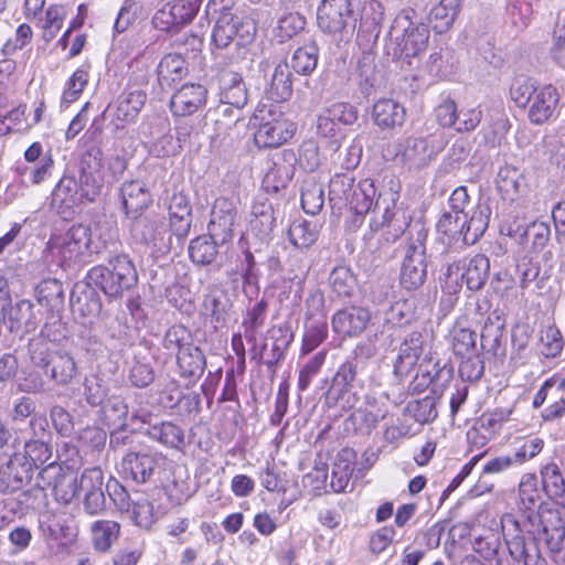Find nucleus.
I'll use <instances>...</instances> for the list:
<instances>
[{"label":"nucleus","mask_w":565,"mask_h":565,"mask_svg":"<svg viewBox=\"0 0 565 565\" xmlns=\"http://www.w3.org/2000/svg\"><path fill=\"white\" fill-rule=\"evenodd\" d=\"M328 338L326 319L306 321L300 355H307L317 349Z\"/></svg>","instance_id":"09e8293b"},{"label":"nucleus","mask_w":565,"mask_h":565,"mask_svg":"<svg viewBox=\"0 0 565 565\" xmlns=\"http://www.w3.org/2000/svg\"><path fill=\"white\" fill-rule=\"evenodd\" d=\"M24 451L25 459L35 467L46 463L52 457L51 448L45 438H33L29 440L25 443Z\"/></svg>","instance_id":"69168bd1"},{"label":"nucleus","mask_w":565,"mask_h":565,"mask_svg":"<svg viewBox=\"0 0 565 565\" xmlns=\"http://www.w3.org/2000/svg\"><path fill=\"white\" fill-rule=\"evenodd\" d=\"M401 189V182L394 178L386 182L379 192L376 202L373 204V216L370 222V228L374 232L384 227L392 228L393 241L402 235L407 224L405 218L399 217V207L397 206Z\"/></svg>","instance_id":"0eeeda50"},{"label":"nucleus","mask_w":565,"mask_h":565,"mask_svg":"<svg viewBox=\"0 0 565 565\" xmlns=\"http://www.w3.org/2000/svg\"><path fill=\"white\" fill-rule=\"evenodd\" d=\"M508 12L512 23L521 30L530 24L534 14L533 6L530 0H510Z\"/></svg>","instance_id":"338daca9"},{"label":"nucleus","mask_w":565,"mask_h":565,"mask_svg":"<svg viewBox=\"0 0 565 565\" xmlns=\"http://www.w3.org/2000/svg\"><path fill=\"white\" fill-rule=\"evenodd\" d=\"M354 452L344 449L337 456L331 476V488L334 492L345 491L354 471Z\"/></svg>","instance_id":"4c0bfd02"},{"label":"nucleus","mask_w":565,"mask_h":565,"mask_svg":"<svg viewBox=\"0 0 565 565\" xmlns=\"http://www.w3.org/2000/svg\"><path fill=\"white\" fill-rule=\"evenodd\" d=\"M427 263L423 244L409 245L401 269V285L407 290L419 288L426 280Z\"/></svg>","instance_id":"2eb2a0df"},{"label":"nucleus","mask_w":565,"mask_h":565,"mask_svg":"<svg viewBox=\"0 0 565 565\" xmlns=\"http://www.w3.org/2000/svg\"><path fill=\"white\" fill-rule=\"evenodd\" d=\"M385 417V414H375L369 409H355L344 422L345 431L370 434Z\"/></svg>","instance_id":"49530a36"},{"label":"nucleus","mask_w":565,"mask_h":565,"mask_svg":"<svg viewBox=\"0 0 565 565\" xmlns=\"http://www.w3.org/2000/svg\"><path fill=\"white\" fill-rule=\"evenodd\" d=\"M519 498L522 509L533 511L539 504L541 495L537 489V479L535 475H524L519 484Z\"/></svg>","instance_id":"bf43d9fd"},{"label":"nucleus","mask_w":565,"mask_h":565,"mask_svg":"<svg viewBox=\"0 0 565 565\" xmlns=\"http://www.w3.org/2000/svg\"><path fill=\"white\" fill-rule=\"evenodd\" d=\"M87 279L106 296L117 298L137 285L138 274L132 260L122 254L109 259L108 265L93 267Z\"/></svg>","instance_id":"f257e3e1"},{"label":"nucleus","mask_w":565,"mask_h":565,"mask_svg":"<svg viewBox=\"0 0 565 565\" xmlns=\"http://www.w3.org/2000/svg\"><path fill=\"white\" fill-rule=\"evenodd\" d=\"M120 192L122 206L130 218L140 215L152 202L148 188L139 180L125 182Z\"/></svg>","instance_id":"393cba45"},{"label":"nucleus","mask_w":565,"mask_h":565,"mask_svg":"<svg viewBox=\"0 0 565 565\" xmlns=\"http://www.w3.org/2000/svg\"><path fill=\"white\" fill-rule=\"evenodd\" d=\"M102 160L103 152L96 147L88 149L81 159L77 184L84 201L93 202L102 192L104 184Z\"/></svg>","instance_id":"f8f14e48"},{"label":"nucleus","mask_w":565,"mask_h":565,"mask_svg":"<svg viewBox=\"0 0 565 565\" xmlns=\"http://www.w3.org/2000/svg\"><path fill=\"white\" fill-rule=\"evenodd\" d=\"M497 188L505 200L515 201L526 193L527 184L524 174L519 169L504 166L498 172Z\"/></svg>","instance_id":"cd10ccee"},{"label":"nucleus","mask_w":565,"mask_h":565,"mask_svg":"<svg viewBox=\"0 0 565 565\" xmlns=\"http://www.w3.org/2000/svg\"><path fill=\"white\" fill-rule=\"evenodd\" d=\"M44 373L56 385L66 386L76 377L77 365L70 353L57 351V353L52 356L50 366L44 370Z\"/></svg>","instance_id":"473e14b6"},{"label":"nucleus","mask_w":565,"mask_h":565,"mask_svg":"<svg viewBox=\"0 0 565 565\" xmlns=\"http://www.w3.org/2000/svg\"><path fill=\"white\" fill-rule=\"evenodd\" d=\"M66 18V10L63 6L54 4L47 8L45 20L42 25L43 39L46 42L52 41L63 26Z\"/></svg>","instance_id":"e2e57ef3"},{"label":"nucleus","mask_w":565,"mask_h":565,"mask_svg":"<svg viewBox=\"0 0 565 565\" xmlns=\"http://www.w3.org/2000/svg\"><path fill=\"white\" fill-rule=\"evenodd\" d=\"M224 243L215 242V239H209L206 236H200L191 241L189 246V255L193 263L200 265H209L214 262L217 255V245Z\"/></svg>","instance_id":"864d4df0"},{"label":"nucleus","mask_w":565,"mask_h":565,"mask_svg":"<svg viewBox=\"0 0 565 565\" xmlns=\"http://www.w3.org/2000/svg\"><path fill=\"white\" fill-rule=\"evenodd\" d=\"M451 347L456 356L463 359L477 352V334L475 331L456 326L451 332Z\"/></svg>","instance_id":"5fc2aeb1"},{"label":"nucleus","mask_w":565,"mask_h":565,"mask_svg":"<svg viewBox=\"0 0 565 565\" xmlns=\"http://www.w3.org/2000/svg\"><path fill=\"white\" fill-rule=\"evenodd\" d=\"M220 100L237 110L244 108L248 100V92L243 76L233 71H224L220 75Z\"/></svg>","instance_id":"b1692460"},{"label":"nucleus","mask_w":565,"mask_h":565,"mask_svg":"<svg viewBox=\"0 0 565 565\" xmlns=\"http://www.w3.org/2000/svg\"><path fill=\"white\" fill-rule=\"evenodd\" d=\"M202 0H174L158 10L152 24L161 31L179 30L190 23L198 14Z\"/></svg>","instance_id":"4468645a"},{"label":"nucleus","mask_w":565,"mask_h":565,"mask_svg":"<svg viewBox=\"0 0 565 565\" xmlns=\"http://www.w3.org/2000/svg\"><path fill=\"white\" fill-rule=\"evenodd\" d=\"M207 100V89L201 84L189 83L171 97L170 108L175 116H190L203 108Z\"/></svg>","instance_id":"a211bd4d"},{"label":"nucleus","mask_w":565,"mask_h":565,"mask_svg":"<svg viewBox=\"0 0 565 565\" xmlns=\"http://www.w3.org/2000/svg\"><path fill=\"white\" fill-rule=\"evenodd\" d=\"M185 60L180 54H168L158 65V81L162 87H171L186 74Z\"/></svg>","instance_id":"58836bf2"},{"label":"nucleus","mask_w":565,"mask_h":565,"mask_svg":"<svg viewBox=\"0 0 565 565\" xmlns=\"http://www.w3.org/2000/svg\"><path fill=\"white\" fill-rule=\"evenodd\" d=\"M490 210L486 205H478L467 215V223L463 225V245L476 244L483 235L489 225Z\"/></svg>","instance_id":"a19ab883"},{"label":"nucleus","mask_w":565,"mask_h":565,"mask_svg":"<svg viewBox=\"0 0 565 565\" xmlns=\"http://www.w3.org/2000/svg\"><path fill=\"white\" fill-rule=\"evenodd\" d=\"M543 488L550 498H565V480L556 463H547L541 470Z\"/></svg>","instance_id":"6e6d98bb"},{"label":"nucleus","mask_w":565,"mask_h":565,"mask_svg":"<svg viewBox=\"0 0 565 565\" xmlns=\"http://www.w3.org/2000/svg\"><path fill=\"white\" fill-rule=\"evenodd\" d=\"M319 50L315 42L306 43L298 47L291 58V67L298 74L308 75L318 65Z\"/></svg>","instance_id":"603ef678"},{"label":"nucleus","mask_w":565,"mask_h":565,"mask_svg":"<svg viewBox=\"0 0 565 565\" xmlns=\"http://www.w3.org/2000/svg\"><path fill=\"white\" fill-rule=\"evenodd\" d=\"M502 534L510 556L516 565H547L534 540L526 541L520 533L519 522L511 514L501 519Z\"/></svg>","instance_id":"1a4fd4ad"},{"label":"nucleus","mask_w":565,"mask_h":565,"mask_svg":"<svg viewBox=\"0 0 565 565\" xmlns=\"http://www.w3.org/2000/svg\"><path fill=\"white\" fill-rule=\"evenodd\" d=\"M28 353L34 366L45 370L50 366L52 356L57 353V350H53L52 342L45 339L41 333L29 341Z\"/></svg>","instance_id":"3c124183"},{"label":"nucleus","mask_w":565,"mask_h":565,"mask_svg":"<svg viewBox=\"0 0 565 565\" xmlns=\"http://www.w3.org/2000/svg\"><path fill=\"white\" fill-rule=\"evenodd\" d=\"M267 301L262 299L255 303L246 313L243 321L244 335L247 340L255 339L257 330L263 327L266 319Z\"/></svg>","instance_id":"680f3d73"},{"label":"nucleus","mask_w":565,"mask_h":565,"mask_svg":"<svg viewBox=\"0 0 565 565\" xmlns=\"http://www.w3.org/2000/svg\"><path fill=\"white\" fill-rule=\"evenodd\" d=\"M47 248L61 267H70L83 262L87 255L99 253V247L92 239L89 227L82 224L73 225L65 233L53 235Z\"/></svg>","instance_id":"7ed1b4c3"},{"label":"nucleus","mask_w":565,"mask_h":565,"mask_svg":"<svg viewBox=\"0 0 565 565\" xmlns=\"http://www.w3.org/2000/svg\"><path fill=\"white\" fill-rule=\"evenodd\" d=\"M358 402L356 394L352 392V385L340 380L335 375L326 393L328 406L340 407L343 411L351 409Z\"/></svg>","instance_id":"79ce46f5"},{"label":"nucleus","mask_w":565,"mask_h":565,"mask_svg":"<svg viewBox=\"0 0 565 565\" xmlns=\"http://www.w3.org/2000/svg\"><path fill=\"white\" fill-rule=\"evenodd\" d=\"M88 71L84 67L77 68L65 84L62 94V104L68 106L76 102L88 84Z\"/></svg>","instance_id":"052dcab7"},{"label":"nucleus","mask_w":565,"mask_h":565,"mask_svg":"<svg viewBox=\"0 0 565 565\" xmlns=\"http://www.w3.org/2000/svg\"><path fill=\"white\" fill-rule=\"evenodd\" d=\"M39 475L42 478L46 475L55 478L53 492L57 501L70 503L78 494V478L71 472H63L60 466L49 463Z\"/></svg>","instance_id":"bb28decb"},{"label":"nucleus","mask_w":565,"mask_h":565,"mask_svg":"<svg viewBox=\"0 0 565 565\" xmlns=\"http://www.w3.org/2000/svg\"><path fill=\"white\" fill-rule=\"evenodd\" d=\"M120 525L113 520H98L92 525V540L96 551L106 553L118 540Z\"/></svg>","instance_id":"ea45409f"},{"label":"nucleus","mask_w":565,"mask_h":565,"mask_svg":"<svg viewBox=\"0 0 565 565\" xmlns=\"http://www.w3.org/2000/svg\"><path fill=\"white\" fill-rule=\"evenodd\" d=\"M180 375L190 382H196L203 374L206 362L202 351L195 345L181 347L177 356Z\"/></svg>","instance_id":"7c9ffc66"},{"label":"nucleus","mask_w":565,"mask_h":565,"mask_svg":"<svg viewBox=\"0 0 565 565\" xmlns=\"http://www.w3.org/2000/svg\"><path fill=\"white\" fill-rule=\"evenodd\" d=\"M375 195L373 180L362 179L355 183L350 173H337L329 183L330 200L337 205H349L358 216L372 209Z\"/></svg>","instance_id":"39448f33"},{"label":"nucleus","mask_w":565,"mask_h":565,"mask_svg":"<svg viewBox=\"0 0 565 565\" xmlns=\"http://www.w3.org/2000/svg\"><path fill=\"white\" fill-rule=\"evenodd\" d=\"M277 225V215L268 200L253 203L249 218V232L260 242L268 241Z\"/></svg>","instance_id":"5701e85b"},{"label":"nucleus","mask_w":565,"mask_h":565,"mask_svg":"<svg viewBox=\"0 0 565 565\" xmlns=\"http://www.w3.org/2000/svg\"><path fill=\"white\" fill-rule=\"evenodd\" d=\"M130 235L135 244L149 248L151 254H166L171 248V236L164 217L158 214L131 218Z\"/></svg>","instance_id":"6e6552de"},{"label":"nucleus","mask_w":565,"mask_h":565,"mask_svg":"<svg viewBox=\"0 0 565 565\" xmlns=\"http://www.w3.org/2000/svg\"><path fill=\"white\" fill-rule=\"evenodd\" d=\"M296 126L281 111L270 110L263 115L254 134L255 142L260 148H276L287 142L295 134Z\"/></svg>","instance_id":"9d476101"},{"label":"nucleus","mask_w":565,"mask_h":565,"mask_svg":"<svg viewBox=\"0 0 565 565\" xmlns=\"http://www.w3.org/2000/svg\"><path fill=\"white\" fill-rule=\"evenodd\" d=\"M462 3L463 0H441L435 6L429 14L433 30L439 34L448 31L460 12Z\"/></svg>","instance_id":"e433bc0d"},{"label":"nucleus","mask_w":565,"mask_h":565,"mask_svg":"<svg viewBox=\"0 0 565 565\" xmlns=\"http://www.w3.org/2000/svg\"><path fill=\"white\" fill-rule=\"evenodd\" d=\"M394 58L413 65V60L423 54L429 41V30L423 23H415L406 13L398 14L390 32Z\"/></svg>","instance_id":"f03ea898"},{"label":"nucleus","mask_w":565,"mask_h":565,"mask_svg":"<svg viewBox=\"0 0 565 565\" xmlns=\"http://www.w3.org/2000/svg\"><path fill=\"white\" fill-rule=\"evenodd\" d=\"M372 315L367 308L351 306L338 310L331 319L332 330L343 337H358L365 331Z\"/></svg>","instance_id":"dca6fc26"},{"label":"nucleus","mask_w":565,"mask_h":565,"mask_svg":"<svg viewBox=\"0 0 565 565\" xmlns=\"http://www.w3.org/2000/svg\"><path fill=\"white\" fill-rule=\"evenodd\" d=\"M424 338L419 332H412L402 342L395 361V371L405 373L412 370L423 354Z\"/></svg>","instance_id":"c9c22d12"},{"label":"nucleus","mask_w":565,"mask_h":565,"mask_svg":"<svg viewBox=\"0 0 565 565\" xmlns=\"http://www.w3.org/2000/svg\"><path fill=\"white\" fill-rule=\"evenodd\" d=\"M558 99L559 95L556 87L552 85L537 87L526 105L529 106V120L534 125H543L546 122L553 116Z\"/></svg>","instance_id":"aec40b11"},{"label":"nucleus","mask_w":565,"mask_h":565,"mask_svg":"<svg viewBox=\"0 0 565 565\" xmlns=\"http://www.w3.org/2000/svg\"><path fill=\"white\" fill-rule=\"evenodd\" d=\"M168 209L174 235L186 236L191 226V205L188 196L183 193H173Z\"/></svg>","instance_id":"2f4dec72"},{"label":"nucleus","mask_w":565,"mask_h":565,"mask_svg":"<svg viewBox=\"0 0 565 565\" xmlns=\"http://www.w3.org/2000/svg\"><path fill=\"white\" fill-rule=\"evenodd\" d=\"M467 223V214H458L445 211L437 222V231L451 241L463 242V225Z\"/></svg>","instance_id":"4d7b16f0"},{"label":"nucleus","mask_w":565,"mask_h":565,"mask_svg":"<svg viewBox=\"0 0 565 565\" xmlns=\"http://www.w3.org/2000/svg\"><path fill=\"white\" fill-rule=\"evenodd\" d=\"M329 282L332 291L343 298L353 296L358 286L356 278L348 266H338L333 268L329 276Z\"/></svg>","instance_id":"de8ad7c7"},{"label":"nucleus","mask_w":565,"mask_h":565,"mask_svg":"<svg viewBox=\"0 0 565 565\" xmlns=\"http://www.w3.org/2000/svg\"><path fill=\"white\" fill-rule=\"evenodd\" d=\"M156 467V458L146 454L130 452L125 456L121 462L122 472L139 483L149 480Z\"/></svg>","instance_id":"f704fd0d"},{"label":"nucleus","mask_w":565,"mask_h":565,"mask_svg":"<svg viewBox=\"0 0 565 565\" xmlns=\"http://www.w3.org/2000/svg\"><path fill=\"white\" fill-rule=\"evenodd\" d=\"M356 73L363 93L369 94L382 83V74L376 70L375 56L371 52H364L359 58Z\"/></svg>","instance_id":"c03bdc74"},{"label":"nucleus","mask_w":565,"mask_h":565,"mask_svg":"<svg viewBox=\"0 0 565 565\" xmlns=\"http://www.w3.org/2000/svg\"><path fill=\"white\" fill-rule=\"evenodd\" d=\"M267 94L274 102L287 100L292 94L291 72L288 64H278L271 75Z\"/></svg>","instance_id":"37998d69"},{"label":"nucleus","mask_w":565,"mask_h":565,"mask_svg":"<svg viewBox=\"0 0 565 565\" xmlns=\"http://www.w3.org/2000/svg\"><path fill=\"white\" fill-rule=\"evenodd\" d=\"M376 354V347L371 341L359 343L351 355L338 367L335 376L353 386L359 374H362Z\"/></svg>","instance_id":"6ab92c4d"},{"label":"nucleus","mask_w":565,"mask_h":565,"mask_svg":"<svg viewBox=\"0 0 565 565\" xmlns=\"http://www.w3.org/2000/svg\"><path fill=\"white\" fill-rule=\"evenodd\" d=\"M552 40V57L557 62L559 66L565 68V17L558 18L553 29Z\"/></svg>","instance_id":"774afa93"},{"label":"nucleus","mask_w":565,"mask_h":565,"mask_svg":"<svg viewBox=\"0 0 565 565\" xmlns=\"http://www.w3.org/2000/svg\"><path fill=\"white\" fill-rule=\"evenodd\" d=\"M147 95L141 89H134L122 93L116 103L113 113L111 124L115 129L120 130L130 125L138 117L146 104Z\"/></svg>","instance_id":"412c9836"},{"label":"nucleus","mask_w":565,"mask_h":565,"mask_svg":"<svg viewBox=\"0 0 565 565\" xmlns=\"http://www.w3.org/2000/svg\"><path fill=\"white\" fill-rule=\"evenodd\" d=\"M288 235L290 242L295 246L299 248H307L317 241L319 226L315 222L297 218L289 226Z\"/></svg>","instance_id":"a18cd8bd"},{"label":"nucleus","mask_w":565,"mask_h":565,"mask_svg":"<svg viewBox=\"0 0 565 565\" xmlns=\"http://www.w3.org/2000/svg\"><path fill=\"white\" fill-rule=\"evenodd\" d=\"M235 0H210L207 7L220 12L212 32V41L216 47L225 49L232 42L236 46H246L252 43L256 28L248 21H243L231 12Z\"/></svg>","instance_id":"20e7f679"},{"label":"nucleus","mask_w":565,"mask_h":565,"mask_svg":"<svg viewBox=\"0 0 565 565\" xmlns=\"http://www.w3.org/2000/svg\"><path fill=\"white\" fill-rule=\"evenodd\" d=\"M203 312L211 318L215 328L226 322L232 309V301L227 291L220 284L207 286V292L202 302Z\"/></svg>","instance_id":"4be33fe9"},{"label":"nucleus","mask_w":565,"mask_h":565,"mask_svg":"<svg viewBox=\"0 0 565 565\" xmlns=\"http://www.w3.org/2000/svg\"><path fill=\"white\" fill-rule=\"evenodd\" d=\"M490 275V260L483 254L449 264L445 274V287L449 292H457L465 282L470 291L481 290Z\"/></svg>","instance_id":"423d86ee"},{"label":"nucleus","mask_w":565,"mask_h":565,"mask_svg":"<svg viewBox=\"0 0 565 565\" xmlns=\"http://www.w3.org/2000/svg\"><path fill=\"white\" fill-rule=\"evenodd\" d=\"M239 220L237 201L225 196L217 198L211 210L207 226L209 237L215 242L227 243L233 238L234 227Z\"/></svg>","instance_id":"9b49d317"},{"label":"nucleus","mask_w":565,"mask_h":565,"mask_svg":"<svg viewBox=\"0 0 565 565\" xmlns=\"http://www.w3.org/2000/svg\"><path fill=\"white\" fill-rule=\"evenodd\" d=\"M32 477V463L14 454L0 467V491L12 493L28 484Z\"/></svg>","instance_id":"f3484780"},{"label":"nucleus","mask_w":565,"mask_h":565,"mask_svg":"<svg viewBox=\"0 0 565 565\" xmlns=\"http://www.w3.org/2000/svg\"><path fill=\"white\" fill-rule=\"evenodd\" d=\"M84 202L77 180L73 177H63L52 192V206L58 213H66Z\"/></svg>","instance_id":"c85d7f7f"},{"label":"nucleus","mask_w":565,"mask_h":565,"mask_svg":"<svg viewBox=\"0 0 565 565\" xmlns=\"http://www.w3.org/2000/svg\"><path fill=\"white\" fill-rule=\"evenodd\" d=\"M33 309V303L29 300H20L11 307L8 313L10 331L21 337L35 331L39 320Z\"/></svg>","instance_id":"c756f323"},{"label":"nucleus","mask_w":565,"mask_h":565,"mask_svg":"<svg viewBox=\"0 0 565 565\" xmlns=\"http://www.w3.org/2000/svg\"><path fill=\"white\" fill-rule=\"evenodd\" d=\"M324 195L321 184L306 181L301 189V206L307 214L315 215L323 206Z\"/></svg>","instance_id":"13d9d810"},{"label":"nucleus","mask_w":565,"mask_h":565,"mask_svg":"<svg viewBox=\"0 0 565 565\" xmlns=\"http://www.w3.org/2000/svg\"><path fill=\"white\" fill-rule=\"evenodd\" d=\"M327 350H321L317 352L312 358H310L307 363L299 371L298 376V388L301 392H305L312 379L320 372L327 359Z\"/></svg>","instance_id":"0e129e2a"},{"label":"nucleus","mask_w":565,"mask_h":565,"mask_svg":"<svg viewBox=\"0 0 565 565\" xmlns=\"http://www.w3.org/2000/svg\"><path fill=\"white\" fill-rule=\"evenodd\" d=\"M317 20L319 28L327 33H340L355 25L350 0H322Z\"/></svg>","instance_id":"ddd939ff"},{"label":"nucleus","mask_w":565,"mask_h":565,"mask_svg":"<svg viewBox=\"0 0 565 565\" xmlns=\"http://www.w3.org/2000/svg\"><path fill=\"white\" fill-rule=\"evenodd\" d=\"M399 154L411 168L419 169L433 159L434 151L426 138L409 137L402 145Z\"/></svg>","instance_id":"72a5a7b5"},{"label":"nucleus","mask_w":565,"mask_h":565,"mask_svg":"<svg viewBox=\"0 0 565 565\" xmlns=\"http://www.w3.org/2000/svg\"><path fill=\"white\" fill-rule=\"evenodd\" d=\"M405 117V108L394 99L381 98L373 105L372 118L382 130L402 127Z\"/></svg>","instance_id":"a878e982"},{"label":"nucleus","mask_w":565,"mask_h":565,"mask_svg":"<svg viewBox=\"0 0 565 565\" xmlns=\"http://www.w3.org/2000/svg\"><path fill=\"white\" fill-rule=\"evenodd\" d=\"M148 435L152 440L171 448H179L184 440L182 429L170 422L150 426Z\"/></svg>","instance_id":"8fccbe9b"}]
</instances>
